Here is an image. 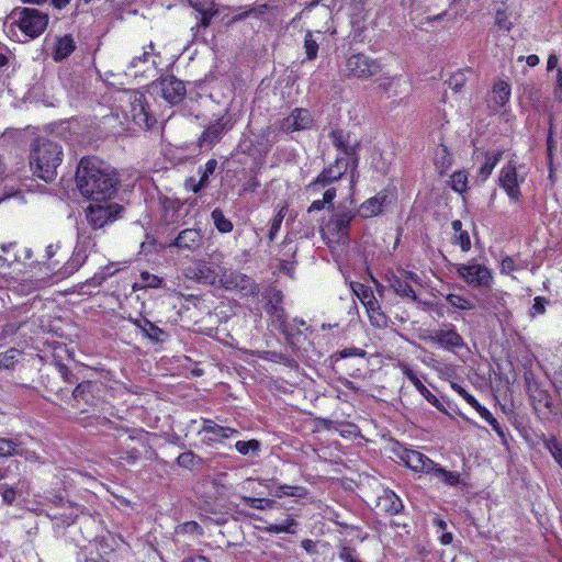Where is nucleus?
I'll list each match as a JSON object with an SVG mask.
<instances>
[{
	"label": "nucleus",
	"mask_w": 562,
	"mask_h": 562,
	"mask_svg": "<svg viewBox=\"0 0 562 562\" xmlns=\"http://www.w3.org/2000/svg\"><path fill=\"white\" fill-rule=\"evenodd\" d=\"M143 333L154 341H164L166 334L148 321L143 322Z\"/></svg>",
	"instance_id": "34"
},
{
	"label": "nucleus",
	"mask_w": 562,
	"mask_h": 562,
	"mask_svg": "<svg viewBox=\"0 0 562 562\" xmlns=\"http://www.w3.org/2000/svg\"><path fill=\"white\" fill-rule=\"evenodd\" d=\"M76 246H81L85 249V251L89 254V251L93 249L95 244L87 232L79 231Z\"/></svg>",
	"instance_id": "45"
},
{
	"label": "nucleus",
	"mask_w": 562,
	"mask_h": 562,
	"mask_svg": "<svg viewBox=\"0 0 562 562\" xmlns=\"http://www.w3.org/2000/svg\"><path fill=\"white\" fill-rule=\"evenodd\" d=\"M401 460L415 472L430 473L435 464L432 460L422 452L408 449L402 452Z\"/></svg>",
	"instance_id": "15"
},
{
	"label": "nucleus",
	"mask_w": 562,
	"mask_h": 562,
	"mask_svg": "<svg viewBox=\"0 0 562 562\" xmlns=\"http://www.w3.org/2000/svg\"><path fill=\"white\" fill-rule=\"evenodd\" d=\"M558 57L555 55H550L548 57V60H547V69L550 71V70H553L554 68L558 67Z\"/></svg>",
	"instance_id": "63"
},
{
	"label": "nucleus",
	"mask_w": 562,
	"mask_h": 562,
	"mask_svg": "<svg viewBox=\"0 0 562 562\" xmlns=\"http://www.w3.org/2000/svg\"><path fill=\"white\" fill-rule=\"evenodd\" d=\"M181 562H210L207 558L203 555H190L184 558Z\"/></svg>",
	"instance_id": "64"
},
{
	"label": "nucleus",
	"mask_w": 562,
	"mask_h": 562,
	"mask_svg": "<svg viewBox=\"0 0 562 562\" xmlns=\"http://www.w3.org/2000/svg\"><path fill=\"white\" fill-rule=\"evenodd\" d=\"M346 68L350 76L358 79L368 80L382 71V64L366 54L358 53L351 55L346 63Z\"/></svg>",
	"instance_id": "7"
},
{
	"label": "nucleus",
	"mask_w": 562,
	"mask_h": 562,
	"mask_svg": "<svg viewBox=\"0 0 562 562\" xmlns=\"http://www.w3.org/2000/svg\"><path fill=\"white\" fill-rule=\"evenodd\" d=\"M285 214H286V206H281L278 210L277 214L274 215V217L272 220V223H271V227H270V238L271 239L274 238L276 234L280 229L282 221H283Z\"/></svg>",
	"instance_id": "44"
},
{
	"label": "nucleus",
	"mask_w": 562,
	"mask_h": 562,
	"mask_svg": "<svg viewBox=\"0 0 562 562\" xmlns=\"http://www.w3.org/2000/svg\"><path fill=\"white\" fill-rule=\"evenodd\" d=\"M203 431L211 434V439H225L236 436L238 432L234 428L220 426L212 420H206L203 425Z\"/></svg>",
	"instance_id": "23"
},
{
	"label": "nucleus",
	"mask_w": 562,
	"mask_h": 562,
	"mask_svg": "<svg viewBox=\"0 0 562 562\" xmlns=\"http://www.w3.org/2000/svg\"><path fill=\"white\" fill-rule=\"evenodd\" d=\"M313 125V116L308 110L295 109L281 123V130L285 133H293L307 130Z\"/></svg>",
	"instance_id": "13"
},
{
	"label": "nucleus",
	"mask_w": 562,
	"mask_h": 562,
	"mask_svg": "<svg viewBox=\"0 0 562 562\" xmlns=\"http://www.w3.org/2000/svg\"><path fill=\"white\" fill-rule=\"evenodd\" d=\"M346 171V165L341 162L339 158L336 159L334 165L324 169L323 172L307 186L310 194H316L321 189L327 187L331 182L341 178Z\"/></svg>",
	"instance_id": "12"
},
{
	"label": "nucleus",
	"mask_w": 562,
	"mask_h": 562,
	"mask_svg": "<svg viewBox=\"0 0 562 562\" xmlns=\"http://www.w3.org/2000/svg\"><path fill=\"white\" fill-rule=\"evenodd\" d=\"M122 207L117 204L91 203L87 209V220L93 229L102 228L119 216Z\"/></svg>",
	"instance_id": "9"
},
{
	"label": "nucleus",
	"mask_w": 562,
	"mask_h": 562,
	"mask_svg": "<svg viewBox=\"0 0 562 562\" xmlns=\"http://www.w3.org/2000/svg\"><path fill=\"white\" fill-rule=\"evenodd\" d=\"M76 182L80 193L94 202L105 201L114 188L108 166L97 157H83L80 160Z\"/></svg>",
	"instance_id": "1"
},
{
	"label": "nucleus",
	"mask_w": 562,
	"mask_h": 562,
	"mask_svg": "<svg viewBox=\"0 0 562 562\" xmlns=\"http://www.w3.org/2000/svg\"><path fill=\"white\" fill-rule=\"evenodd\" d=\"M75 49L74 40L69 35H65L57 40L53 53L56 61L67 58Z\"/></svg>",
	"instance_id": "22"
},
{
	"label": "nucleus",
	"mask_w": 562,
	"mask_h": 562,
	"mask_svg": "<svg viewBox=\"0 0 562 562\" xmlns=\"http://www.w3.org/2000/svg\"><path fill=\"white\" fill-rule=\"evenodd\" d=\"M423 338L427 341L435 342L441 348L451 352H456L458 349L465 346L463 338L456 331L453 327L435 330L429 336H425Z\"/></svg>",
	"instance_id": "11"
},
{
	"label": "nucleus",
	"mask_w": 562,
	"mask_h": 562,
	"mask_svg": "<svg viewBox=\"0 0 562 562\" xmlns=\"http://www.w3.org/2000/svg\"><path fill=\"white\" fill-rule=\"evenodd\" d=\"M463 83H464V78H463L462 74L453 75L450 80V85L452 86L453 90H456V91L461 89Z\"/></svg>",
	"instance_id": "61"
},
{
	"label": "nucleus",
	"mask_w": 562,
	"mask_h": 562,
	"mask_svg": "<svg viewBox=\"0 0 562 562\" xmlns=\"http://www.w3.org/2000/svg\"><path fill=\"white\" fill-rule=\"evenodd\" d=\"M453 244L459 245L462 251H469L471 239L467 231L459 232L453 236Z\"/></svg>",
	"instance_id": "46"
},
{
	"label": "nucleus",
	"mask_w": 562,
	"mask_h": 562,
	"mask_svg": "<svg viewBox=\"0 0 562 562\" xmlns=\"http://www.w3.org/2000/svg\"><path fill=\"white\" fill-rule=\"evenodd\" d=\"M13 454H22L19 450V445L14 440L0 438V458L10 457Z\"/></svg>",
	"instance_id": "33"
},
{
	"label": "nucleus",
	"mask_w": 562,
	"mask_h": 562,
	"mask_svg": "<svg viewBox=\"0 0 562 562\" xmlns=\"http://www.w3.org/2000/svg\"><path fill=\"white\" fill-rule=\"evenodd\" d=\"M0 276L5 278V281H22L21 274L26 269V259H31L32 251L30 248L18 249L15 244L0 246Z\"/></svg>",
	"instance_id": "4"
},
{
	"label": "nucleus",
	"mask_w": 562,
	"mask_h": 562,
	"mask_svg": "<svg viewBox=\"0 0 562 562\" xmlns=\"http://www.w3.org/2000/svg\"><path fill=\"white\" fill-rule=\"evenodd\" d=\"M339 557L344 562H360L355 550L348 547L341 549Z\"/></svg>",
	"instance_id": "56"
},
{
	"label": "nucleus",
	"mask_w": 562,
	"mask_h": 562,
	"mask_svg": "<svg viewBox=\"0 0 562 562\" xmlns=\"http://www.w3.org/2000/svg\"><path fill=\"white\" fill-rule=\"evenodd\" d=\"M2 498L7 504H12L15 499V490L13 487H7L2 491Z\"/></svg>",
	"instance_id": "60"
},
{
	"label": "nucleus",
	"mask_w": 562,
	"mask_h": 562,
	"mask_svg": "<svg viewBox=\"0 0 562 562\" xmlns=\"http://www.w3.org/2000/svg\"><path fill=\"white\" fill-rule=\"evenodd\" d=\"M88 254L81 246H76L69 260L65 263L60 271L61 278H66L75 273L86 261Z\"/></svg>",
	"instance_id": "20"
},
{
	"label": "nucleus",
	"mask_w": 562,
	"mask_h": 562,
	"mask_svg": "<svg viewBox=\"0 0 562 562\" xmlns=\"http://www.w3.org/2000/svg\"><path fill=\"white\" fill-rule=\"evenodd\" d=\"M162 97L171 104L180 102L186 93L182 81L175 77H166L160 81Z\"/></svg>",
	"instance_id": "17"
},
{
	"label": "nucleus",
	"mask_w": 562,
	"mask_h": 562,
	"mask_svg": "<svg viewBox=\"0 0 562 562\" xmlns=\"http://www.w3.org/2000/svg\"><path fill=\"white\" fill-rule=\"evenodd\" d=\"M59 249V244H49L46 249H45V252H46V257L48 259H50L56 252L57 250Z\"/></svg>",
	"instance_id": "62"
},
{
	"label": "nucleus",
	"mask_w": 562,
	"mask_h": 562,
	"mask_svg": "<svg viewBox=\"0 0 562 562\" xmlns=\"http://www.w3.org/2000/svg\"><path fill=\"white\" fill-rule=\"evenodd\" d=\"M368 301H363L370 323L378 328H383L387 324L386 315L381 311L379 303L374 295H369Z\"/></svg>",
	"instance_id": "18"
},
{
	"label": "nucleus",
	"mask_w": 562,
	"mask_h": 562,
	"mask_svg": "<svg viewBox=\"0 0 562 562\" xmlns=\"http://www.w3.org/2000/svg\"><path fill=\"white\" fill-rule=\"evenodd\" d=\"M48 15L34 8H15L4 21V31L15 42L38 37L47 27Z\"/></svg>",
	"instance_id": "2"
},
{
	"label": "nucleus",
	"mask_w": 562,
	"mask_h": 562,
	"mask_svg": "<svg viewBox=\"0 0 562 562\" xmlns=\"http://www.w3.org/2000/svg\"><path fill=\"white\" fill-rule=\"evenodd\" d=\"M510 85L507 81H497L494 85L490 97L493 108L496 110L504 106L510 99Z\"/></svg>",
	"instance_id": "19"
},
{
	"label": "nucleus",
	"mask_w": 562,
	"mask_h": 562,
	"mask_svg": "<svg viewBox=\"0 0 562 562\" xmlns=\"http://www.w3.org/2000/svg\"><path fill=\"white\" fill-rule=\"evenodd\" d=\"M178 463L184 468H192L196 464V457L192 452H184L178 457Z\"/></svg>",
	"instance_id": "51"
},
{
	"label": "nucleus",
	"mask_w": 562,
	"mask_h": 562,
	"mask_svg": "<svg viewBox=\"0 0 562 562\" xmlns=\"http://www.w3.org/2000/svg\"><path fill=\"white\" fill-rule=\"evenodd\" d=\"M294 526L295 520L293 518H286L283 522L269 525L266 529L268 532L272 533L293 532L292 528Z\"/></svg>",
	"instance_id": "40"
},
{
	"label": "nucleus",
	"mask_w": 562,
	"mask_h": 562,
	"mask_svg": "<svg viewBox=\"0 0 562 562\" xmlns=\"http://www.w3.org/2000/svg\"><path fill=\"white\" fill-rule=\"evenodd\" d=\"M296 490H297L296 487L283 485V486H279L278 490L273 494L277 497L295 496L296 495V493H295Z\"/></svg>",
	"instance_id": "57"
},
{
	"label": "nucleus",
	"mask_w": 562,
	"mask_h": 562,
	"mask_svg": "<svg viewBox=\"0 0 562 562\" xmlns=\"http://www.w3.org/2000/svg\"><path fill=\"white\" fill-rule=\"evenodd\" d=\"M526 175L513 161L507 162L499 172L498 183L513 203H518L521 198L520 186L525 182Z\"/></svg>",
	"instance_id": "6"
},
{
	"label": "nucleus",
	"mask_w": 562,
	"mask_h": 562,
	"mask_svg": "<svg viewBox=\"0 0 562 562\" xmlns=\"http://www.w3.org/2000/svg\"><path fill=\"white\" fill-rule=\"evenodd\" d=\"M495 21L502 30L509 31L512 27V22L504 11H497Z\"/></svg>",
	"instance_id": "55"
},
{
	"label": "nucleus",
	"mask_w": 562,
	"mask_h": 562,
	"mask_svg": "<svg viewBox=\"0 0 562 562\" xmlns=\"http://www.w3.org/2000/svg\"><path fill=\"white\" fill-rule=\"evenodd\" d=\"M212 220L214 222V225L215 227L221 232V233H229L232 232L233 229V224L232 222L226 218L223 214V212L218 209H215L213 212H212Z\"/></svg>",
	"instance_id": "31"
},
{
	"label": "nucleus",
	"mask_w": 562,
	"mask_h": 562,
	"mask_svg": "<svg viewBox=\"0 0 562 562\" xmlns=\"http://www.w3.org/2000/svg\"><path fill=\"white\" fill-rule=\"evenodd\" d=\"M398 81L397 78L395 77H391V76H385L382 78V82L380 83V88L384 91H389L391 89V87H393L394 85H396Z\"/></svg>",
	"instance_id": "59"
},
{
	"label": "nucleus",
	"mask_w": 562,
	"mask_h": 562,
	"mask_svg": "<svg viewBox=\"0 0 562 562\" xmlns=\"http://www.w3.org/2000/svg\"><path fill=\"white\" fill-rule=\"evenodd\" d=\"M244 502L256 509L272 508L274 505L273 501L267 498L244 497Z\"/></svg>",
	"instance_id": "43"
},
{
	"label": "nucleus",
	"mask_w": 562,
	"mask_h": 562,
	"mask_svg": "<svg viewBox=\"0 0 562 562\" xmlns=\"http://www.w3.org/2000/svg\"><path fill=\"white\" fill-rule=\"evenodd\" d=\"M180 530L190 533H201V527L195 521H188L180 526Z\"/></svg>",
	"instance_id": "58"
},
{
	"label": "nucleus",
	"mask_w": 562,
	"mask_h": 562,
	"mask_svg": "<svg viewBox=\"0 0 562 562\" xmlns=\"http://www.w3.org/2000/svg\"><path fill=\"white\" fill-rule=\"evenodd\" d=\"M379 504L384 510L391 514H397L403 508L401 498L392 491H384L383 495L379 497Z\"/></svg>",
	"instance_id": "24"
},
{
	"label": "nucleus",
	"mask_w": 562,
	"mask_h": 562,
	"mask_svg": "<svg viewBox=\"0 0 562 562\" xmlns=\"http://www.w3.org/2000/svg\"><path fill=\"white\" fill-rule=\"evenodd\" d=\"M479 415L485 420L487 422L492 428L498 434V435H503L502 432V428L498 424V422L496 420V418L493 416V414L484 406H482L481 404H479V406H476L474 408Z\"/></svg>",
	"instance_id": "37"
},
{
	"label": "nucleus",
	"mask_w": 562,
	"mask_h": 562,
	"mask_svg": "<svg viewBox=\"0 0 562 562\" xmlns=\"http://www.w3.org/2000/svg\"><path fill=\"white\" fill-rule=\"evenodd\" d=\"M553 97L558 102H562V69H557L555 86L553 88Z\"/></svg>",
	"instance_id": "53"
},
{
	"label": "nucleus",
	"mask_w": 562,
	"mask_h": 562,
	"mask_svg": "<svg viewBox=\"0 0 562 562\" xmlns=\"http://www.w3.org/2000/svg\"><path fill=\"white\" fill-rule=\"evenodd\" d=\"M336 196V190L334 188H329L324 192L323 200H315L308 207V212L321 211L324 209L326 203H331Z\"/></svg>",
	"instance_id": "36"
},
{
	"label": "nucleus",
	"mask_w": 562,
	"mask_h": 562,
	"mask_svg": "<svg viewBox=\"0 0 562 562\" xmlns=\"http://www.w3.org/2000/svg\"><path fill=\"white\" fill-rule=\"evenodd\" d=\"M547 446H548L552 457L554 458V460L562 468V446L557 440L549 441Z\"/></svg>",
	"instance_id": "50"
},
{
	"label": "nucleus",
	"mask_w": 562,
	"mask_h": 562,
	"mask_svg": "<svg viewBox=\"0 0 562 562\" xmlns=\"http://www.w3.org/2000/svg\"><path fill=\"white\" fill-rule=\"evenodd\" d=\"M456 272L472 288H491L494 281L492 270L474 260L456 265Z\"/></svg>",
	"instance_id": "5"
},
{
	"label": "nucleus",
	"mask_w": 562,
	"mask_h": 562,
	"mask_svg": "<svg viewBox=\"0 0 562 562\" xmlns=\"http://www.w3.org/2000/svg\"><path fill=\"white\" fill-rule=\"evenodd\" d=\"M235 124V121L231 117H222L215 123L211 124L201 135L200 137V145L212 147L214 144H216L222 135L231 130L233 125Z\"/></svg>",
	"instance_id": "14"
},
{
	"label": "nucleus",
	"mask_w": 562,
	"mask_h": 562,
	"mask_svg": "<svg viewBox=\"0 0 562 562\" xmlns=\"http://www.w3.org/2000/svg\"><path fill=\"white\" fill-rule=\"evenodd\" d=\"M400 369L402 373L413 383V385L418 392H420L425 387L420 379L416 375V373L411 369L409 366L402 363L400 364Z\"/></svg>",
	"instance_id": "41"
},
{
	"label": "nucleus",
	"mask_w": 562,
	"mask_h": 562,
	"mask_svg": "<svg viewBox=\"0 0 562 562\" xmlns=\"http://www.w3.org/2000/svg\"><path fill=\"white\" fill-rule=\"evenodd\" d=\"M446 301L451 307L469 311L474 308V303L465 296L459 294H448Z\"/></svg>",
	"instance_id": "29"
},
{
	"label": "nucleus",
	"mask_w": 562,
	"mask_h": 562,
	"mask_svg": "<svg viewBox=\"0 0 562 562\" xmlns=\"http://www.w3.org/2000/svg\"><path fill=\"white\" fill-rule=\"evenodd\" d=\"M451 389L457 392L469 405H471L473 408L479 406L477 400L471 395L465 389H463L461 385H459L456 382L450 383Z\"/></svg>",
	"instance_id": "42"
},
{
	"label": "nucleus",
	"mask_w": 562,
	"mask_h": 562,
	"mask_svg": "<svg viewBox=\"0 0 562 562\" xmlns=\"http://www.w3.org/2000/svg\"><path fill=\"white\" fill-rule=\"evenodd\" d=\"M390 285L398 295L404 297H412L413 300L416 299L412 286L402 281L400 278L393 276V278L390 279Z\"/></svg>",
	"instance_id": "28"
},
{
	"label": "nucleus",
	"mask_w": 562,
	"mask_h": 562,
	"mask_svg": "<svg viewBox=\"0 0 562 562\" xmlns=\"http://www.w3.org/2000/svg\"><path fill=\"white\" fill-rule=\"evenodd\" d=\"M304 47L307 59L313 60L317 57L318 44L313 38V33L311 31H308L305 35Z\"/></svg>",
	"instance_id": "39"
},
{
	"label": "nucleus",
	"mask_w": 562,
	"mask_h": 562,
	"mask_svg": "<svg viewBox=\"0 0 562 562\" xmlns=\"http://www.w3.org/2000/svg\"><path fill=\"white\" fill-rule=\"evenodd\" d=\"M451 188L459 193L467 190L468 187V175L465 171H457L451 176Z\"/></svg>",
	"instance_id": "35"
},
{
	"label": "nucleus",
	"mask_w": 562,
	"mask_h": 562,
	"mask_svg": "<svg viewBox=\"0 0 562 562\" xmlns=\"http://www.w3.org/2000/svg\"><path fill=\"white\" fill-rule=\"evenodd\" d=\"M517 270V266L513 258L506 256L501 261V272L503 274H512Z\"/></svg>",
	"instance_id": "52"
},
{
	"label": "nucleus",
	"mask_w": 562,
	"mask_h": 562,
	"mask_svg": "<svg viewBox=\"0 0 562 562\" xmlns=\"http://www.w3.org/2000/svg\"><path fill=\"white\" fill-rule=\"evenodd\" d=\"M501 157H502L501 150L486 153L484 164L480 168V172H479L481 181H485L490 177L493 169L499 161Z\"/></svg>",
	"instance_id": "26"
},
{
	"label": "nucleus",
	"mask_w": 562,
	"mask_h": 562,
	"mask_svg": "<svg viewBox=\"0 0 562 562\" xmlns=\"http://www.w3.org/2000/svg\"><path fill=\"white\" fill-rule=\"evenodd\" d=\"M217 166V162L215 159H210L205 166H204V169L202 171V176H201V179L200 181L196 183L194 179H189L187 182H186V187L193 191V192H198L202 187L205 186L207 179H209V176L212 175L214 171H215V168Z\"/></svg>",
	"instance_id": "25"
},
{
	"label": "nucleus",
	"mask_w": 562,
	"mask_h": 562,
	"mask_svg": "<svg viewBox=\"0 0 562 562\" xmlns=\"http://www.w3.org/2000/svg\"><path fill=\"white\" fill-rule=\"evenodd\" d=\"M548 304V301L542 296H537L533 300V304L530 308V316L536 317L538 315H542L546 313V306Z\"/></svg>",
	"instance_id": "48"
},
{
	"label": "nucleus",
	"mask_w": 562,
	"mask_h": 562,
	"mask_svg": "<svg viewBox=\"0 0 562 562\" xmlns=\"http://www.w3.org/2000/svg\"><path fill=\"white\" fill-rule=\"evenodd\" d=\"M394 193L391 190H381L374 196L367 199L358 207V215L362 218H371L380 215L392 203Z\"/></svg>",
	"instance_id": "10"
},
{
	"label": "nucleus",
	"mask_w": 562,
	"mask_h": 562,
	"mask_svg": "<svg viewBox=\"0 0 562 562\" xmlns=\"http://www.w3.org/2000/svg\"><path fill=\"white\" fill-rule=\"evenodd\" d=\"M419 393L429 404L435 406L437 409H439L443 413L447 412L445 405L426 386Z\"/></svg>",
	"instance_id": "47"
},
{
	"label": "nucleus",
	"mask_w": 562,
	"mask_h": 562,
	"mask_svg": "<svg viewBox=\"0 0 562 562\" xmlns=\"http://www.w3.org/2000/svg\"><path fill=\"white\" fill-rule=\"evenodd\" d=\"M235 448L239 453L248 454L249 451H257L259 449V442L257 440H240L236 442Z\"/></svg>",
	"instance_id": "49"
},
{
	"label": "nucleus",
	"mask_w": 562,
	"mask_h": 562,
	"mask_svg": "<svg viewBox=\"0 0 562 562\" xmlns=\"http://www.w3.org/2000/svg\"><path fill=\"white\" fill-rule=\"evenodd\" d=\"M20 357V351L15 348H11L5 352L0 353V369H10L18 361Z\"/></svg>",
	"instance_id": "32"
},
{
	"label": "nucleus",
	"mask_w": 562,
	"mask_h": 562,
	"mask_svg": "<svg viewBox=\"0 0 562 562\" xmlns=\"http://www.w3.org/2000/svg\"><path fill=\"white\" fill-rule=\"evenodd\" d=\"M201 233L198 229L188 228L182 231L175 240V245L183 249H195L201 243Z\"/></svg>",
	"instance_id": "21"
},
{
	"label": "nucleus",
	"mask_w": 562,
	"mask_h": 562,
	"mask_svg": "<svg viewBox=\"0 0 562 562\" xmlns=\"http://www.w3.org/2000/svg\"><path fill=\"white\" fill-rule=\"evenodd\" d=\"M442 483L449 486H456L460 482V474L456 471H448L441 468L439 464L435 463L432 471Z\"/></svg>",
	"instance_id": "27"
},
{
	"label": "nucleus",
	"mask_w": 562,
	"mask_h": 562,
	"mask_svg": "<svg viewBox=\"0 0 562 562\" xmlns=\"http://www.w3.org/2000/svg\"><path fill=\"white\" fill-rule=\"evenodd\" d=\"M64 157L63 147L59 143L37 138L30 153V166L34 175L46 182H52L57 176V168Z\"/></svg>",
	"instance_id": "3"
},
{
	"label": "nucleus",
	"mask_w": 562,
	"mask_h": 562,
	"mask_svg": "<svg viewBox=\"0 0 562 562\" xmlns=\"http://www.w3.org/2000/svg\"><path fill=\"white\" fill-rule=\"evenodd\" d=\"M97 387L95 384L92 382H82L77 385V387L72 392V397L76 404H74L75 407H77L81 412H87V406H95L97 403L94 401L93 391Z\"/></svg>",
	"instance_id": "16"
},
{
	"label": "nucleus",
	"mask_w": 562,
	"mask_h": 562,
	"mask_svg": "<svg viewBox=\"0 0 562 562\" xmlns=\"http://www.w3.org/2000/svg\"><path fill=\"white\" fill-rule=\"evenodd\" d=\"M161 279L157 276H151L143 272V289L145 288H158L161 284Z\"/></svg>",
	"instance_id": "54"
},
{
	"label": "nucleus",
	"mask_w": 562,
	"mask_h": 562,
	"mask_svg": "<svg viewBox=\"0 0 562 562\" xmlns=\"http://www.w3.org/2000/svg\"><path fill=\"white\" fill-rule=\"evenodd\" d=\"M193 8L199 13V15H196V19L200 20L201 25L206 27L215 14V11L213 10V8L211 5H207L204 8V7H201L200 4H193Z\"/></svg>",
	"instance_id": "38"
},
{
	"label": "nucleus",
	"mask_w": 562,
	"mask_h": 562,
	"mask_svg": "<svg viewBox=\"0 0 562 562\" xmlns=\"http://www.w3.org/2000/svg\"><path fill=\"white\" fill-rule=\"evenodd\" d=\"M330 138L333 144L345 154L350 155L353 153V147L348 144L347 136L342 131H333Z\"/></svg>",
	"instance_id": "30"
},
{
	"label": "nucleus",
	"mask_w": 562,
	"mask_h": 562,
	"mask_svg": "<svg viewBox=\"0 0 562 562\" xmlns=\"http://www.w3.org/2000/svg\"><path fill=\"white\" fill-rule=\"evenodd\" d=\"M353 215L350 212H342L331 216L322 228L324 239L328 245L345 243L348 237L349 224Z\"/></svg>",
	"instance_id": "8"
}]
</instances>
